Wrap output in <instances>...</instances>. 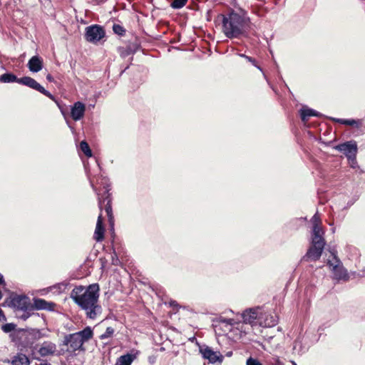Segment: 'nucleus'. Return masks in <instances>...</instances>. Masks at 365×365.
I'll list each match as a JSON object with an SVG mask.
<instances>
[{
	"instance_id": "19",
	"label": "nucleus",
	"mask_w": 365,
	"mask_h": 365,
	"mask_svg": "<svg viewBox=\"0 0 365 365\" xmlns=\"http://www.w3.org/2000/svg\"><path fill=\"white\" fill-rule=\"evenodd\" d=\"M300 111L302 120L304 123L308 120L309 117L319 115L318 112L311 108H302Z\"/></svg>"
},
{
	"instance_id": "43",
	"label": "nucleus",
	"mask_w": 365,
	"mask_h": 365,
	"mask_svg": "<svg viewBox=\"0 0 365 365\" xmlns=\"http://www.w3.org/2000/svg\"><path fill=\"white\" fill-rule=\"evenodd\" d=\"M231 355H232V352H231V351H230V352H228V353L227 354V356H230Z\"/></svg>"
},
{
	"instance_id": "12",
	"label": "nucleus",
	"mask_w": 365,
	"mask_h": 365,
	"mask_svg": "<svg viewBox=\"0 0 365 365\" xmlns=\"http://www.w3.org/2000/svg\"><path fill=\"white\" fill-rule=\"evenodd\" d=\"M85 111V105L80 101H77L71 108V117L75 121L79 120L83 117Z\"/></svg>"
},
{
	"instance_id": "35",
	"label": "nucleus",
	"mask_w": 365,
	"mask_h": 365,
	"mask_svg": "<svg viewBox=\"0 0 365 365\" xmlns=\"http://www.w3.org/2000/svg\"><path fill=\"white\" fill-rule=\"evenodd\" d=\"M270 363L272 365H284L282 361L277 356H273L270 359Z\"/></svg>"
},
{
	"instance_id": "28",
	"label": "nucleus",
	"mask_w": 365,
	"mask_h": 365,
	"mask_svg": "<svg viewBox=\"0 0 365 365\" xmlns=\"http://www.w3.org/2000/svg\"><path fill=\"white\" fill-rule=\"evenodd\" d=\"M187 2V0H173L171 3V6L173 9H179L182 8Z\"/></svg>"
},
{
	"instance_id": "27",
	"label": "nucleus",
	"mask_w": 365,
	"mask_h": 365,
	"mask_svg": "<svg viewBox=\"0 0 365 365\" xmlns=\"http://www.w3.org/2000/svg\"><path fill=\"white\" fill-rule=\"evenodd\" d=\"M119 53L122 58H125L128 56L132 54L133 51L130 48V46L128 47H120L118 48Z\"/></svg>"
},
{
	"instance_id": "25",
	"label": "nucleus",
	"mask_w": 365,
	"mask_h": 365,
	"mask_svg": "<svg viewBox=\"0 0 365 365\" xmlns=\"http://www.w3.org/2000/svg\"><path fill=\"white\" fill-rule=\"evenodd\" d=\"M33 356L34 358L40 360V356H46V347L41 346L38 349H37V348L35 347L34 349L33 350Z\"/></svg>"
},
{
	"instance_id": "11",
	"label": "nucleus",
	"mask_w": 365,
	"mask_h": 365,
	"mask_svg": "<svg viewBox=\"0 0 365 365\" xmlns=\"http://www.w3.org/2000/svg\"><path fill=\"white\" fill-rule=\"evenodd\" d=\"M19 83L28 86L32 89L39 91L43 95H46V88L39 84L35 79L29 76L19 78Z\"/></svg>"
},
{
	"instance_id": "26",
	"label": "nucleus",
	"mask_w": 365,
	"mask_h": 365,
	"mask_svg": "<svg viewBox=\"0 0 365 365\" xmlns=\"http://www.w3.org/2000/svg\"><path fill=\"white\" fill-rule=\"evenodd\" d=\"M108 195L106 197V199L103 200V202L106 200H108L107 203L105 205V211L109 218V221L110 222L113 219L112 207H111L110 200L108 199Z\"/></svg>"
},
{
	"instance_id": "6",
	"label": "nucleus",
	"mask_w": 365,
	"mask_h": 365,
	"mask_svg": "<svg viewBox=\"0 0 365 365\" xmlns=\"http://www.w3.org/2000/svg\"><path fill=\"white\" fill-rule=\"evenodd\" d=\"M331 257V259H328L327 265L332 271L334 277L336 279H347L346 270L344 268L340 259L332 252Z\"/></svg>"
},
{
	"instance_id": "30",
	"label": "nucleus",
	"mask_w": 365,
	"mask_h": 365,
	"mask_svg": "<svg viewBox=\"0 0 365 365\" xmlns=\"http://www.w3.org/2000/svg\"><path fill=\"white\" fill-rule=\"evenodd\" d=\"M113 30L115 34L119 36H123L125 32L124 28L119 24H114L113 26Z\"/></svg>"
},
{
	"instance_id": "40",
	"label": "nucleus",
	"mask_w": 365,
	"mask_h": 365,
	"mask_svg": "<svg viewBox=\"0 0 365 365\" xmlns=\"http://www.w3.org/2000/svg\"><path fill=\"white\" fill-rule=\"evenodd\" d=\"M359 276L365 277V269L360 271V272L359 273Z\"/></svg>"
},
{
	"instance_id": "17",
	"label": "nucleus",
	"mask_w": 365,
	"mask_h": 365,
	"mask_svg": "<svg viewBox=\"0 0 365 365\" xmlns=\"http://www.w3.org/2000/svg\"><path fill=\"white\" fill-rule=\"evenodd\" d=\"M68 284L66 282H61L55 285L47 287V293L52 292L53 294H61L64 292L67 289Z\"/></svg>"
},
{
	"instance_id": "29",
	"label": "nucleus",
	"mask_w": 365,
	"mask_h": 365,
	"mask_svg": "<svg viewBox=\"0 0 365 365\" xmlns=\"http://www.w3.org/2000/svg\"><path fill=\"white\" fill-rule=\"evenodd\" d=\"M114 334V329L109 327H107L105 333L101 335L100 338L101 339H105L111 337Z\"/></svg>"
},
{
	"instance_id": "31",
	"label": "nucleus",
	"mask_w": 365,
	"mask_h": 365,
	"mask_svg": "<svg viewBox=\"0 0 365 365\" xmlns=\"http://www.w3.org/2000/svg\"><path fill=\"white\" fill-rule=\"evenodd\" d=\"M15 327H16V325L14 324L7 323V324L2 325L1 329L5 333H9V332H11L13 330H14Z\"/></svg>"
},
{
	"instance_id": "20",
	"label": "nucleus",
	"mask_w": 365,
	"mask_h": 365,
	"mask_svg": "<svg viewBox=\"0 0 365 365\" xmlns=\"http://www.w3.org/2000/svg\"><path fill=\"white\" fill-rule=\"evenodd\" d=\"M333 120L341 124L355 126L356 128H359L361 125V121L360 120L333 118Z\"/></svg>"
},
{
	"instance_id": "8",
	"label": "nucleus",
	"mask_w": 365,
	"mask_h": 365,
	"mask_svg": "<svg viewBox=\"0 0 365 365\" xmlns=\"http://www.w3.org/2000/svg\"><path fill=\"white\" fill-rule=\"evenodd\" d=\"M334 149L344 153L352 163H356V156L358 150L356 141L350 140L339 144L334 147Z\"/></svg>"
},
{
	"instance_id": "32",
	"label": "nucleus",
	"mask_w": 365,
	"mask_h": 365,
	"mask_svg": "<svg viewBox=\"0 0 365 365\" xmlns=\"http://www.w3.org/2000/svg\"><path fill=\"white\" fill-rule=\"evenodd\" d=\"M239 56L240 57H242L244 58H245L247 61L250 62L251 63H252L255 66H256L258 69H259L260 71H262L261 68L259 66H258L256 63V61L255 58L250 57V56H248L244 53H239L238 54Z\"/></svg>"
},
{
	"instance_id": "1",
	"label": "nucleus",
	"mask_w": 365,
	"mask_h": 365,
	"mask_svg": "<svg viewBox=\"0 0 365 365\" xmlns=\"http://www.w3.org/2000/svg\"><path fill=\"white\" fill-rule=\"evenodd\" d=\"M99 286L93 284L88 287L76 286L71 292V298L85 312L87 318L96 319L102 313L98 304Z\"/></svg>"
},
{
	"instance_id": "24",
	"label": "nucleus",
	"mask_w": 365,
	"mask_h": 365,
	"mask_svg": "<svg viewBox=\"0 0 365 365\" xmlns=\"http://www.w3.org/2000/svg\"><path fill=\"white\" fill-rule=\"evenodd\" d=\"M80 148L81 151L87 156V157H91L92 156V151L88 145V144L86 141H81L80 143Z\"/></svg>"
},
{
	"instance_id": "46",
	"label": "nucleus",
	"mask_w": 365,
	"mask_h": 365,
	"mask_svg": "<svg viewBox=\"0 0 365 365\" xmlns=\"http://www.w3.org/2000/svg\"><path fill=\"white\" fill-rule=\"evenodd\" d=\"M47 365H51V364H47Z\"/></svg>"
},
{
	"instance_id": "36",
	"label": "nucleus",
	"mask_w": 365,
	"mask_h": 365,
	"mask_svg": "<svg viewBox=\"0 0 365 365\" xmlns=\"http://www.w3.org/2000/svg\"><path fill=\"white\" fill-rule=\"evenodd\" d=\"M224 322H225L230 325H232L233 322H234V319H225Z\"/></svg>"
},
{
	"instance_id": "42",
	"label": "nucleus",
	"mask_w": 365,
	"mask_h": 365,
	"mask_svg": "<svg viewBox=\"0 0 365 365\" xmlns=\"http://www.w3.org/2000/svg\"><path fill=\"white\" fill-rule=\"evenodd\" d=\"M46 78L48 81H51V77L50 75H47Z\"/></svg>"
},
{
	"instance_id": "3",
	"label": "nucleus",
	"mask_w": 365,
	"mask_h": 365,
	"mask_svg": "<svg viewBox=\"0 0 365 365\" xmlns=\"http://www.w3.org/2000/svg\"><path fill=\"white\" fill-rule=\"evenodd\" d=\"M311 222L312 223V245L308 250L304 258H307L312 261H316L320 258L324 248V232L322 228L321 220L317 213L312 217Z\"/></svg>"
},
{
	"instance_id": "4",
	"label": "nucleus",
	"mask_w": 365,
	"mask_h": 365,
	"mask_svg": "<svg viewBox=\"0 0 365 365\" xmlns=\"http://www.w3.org/2000/svg\"><path fill=\"white\" fill-rule=\"evenodd\" d=\"M9 306L13 307L16 312H22L18 317L24 320L27 319L33 312L32 303L29 297L26 295L14 294L10 297Z\"/></svg>"
},
{
	"instance_id": "41",
	"label": "nucleus",
	"mask_w": 365,
	"mask_h": 365,
	"mask_svg": "<svg viewBox=\"0 0 365 365\" xmlns=\"http://www.w3.org/2000/svg\"><path fill=\"white\" fill-rule=\"evenodd\" d=\"M91 187H93V190H94L95 192H96V187H95L94 185L93 184L92 181H91Z\"/></svg>"
},
{
	"instance_id": "38",
	"label": "nucleus",
	"mask_w": 365,
	"mask_h": 365,
	"mask_svg": "<svg viewBox=\"0 0 365 365\" xmlns=\"http://www.w3.org/2000/svg\"><path fill=\"white\" fill-rule=\"evenodd\" d=\"M102 203H103V201H102L101 198L98 197V206L101 210L102 209Z\"/></svg>"
},
{
	"instance_id": "13",
	"label": "nucleus",
	"mask_w": 365,
	"mask_h": 365,
	"mask_svg": "<svg viewBox=\"0 0 365 365\" xmlns=\"http://www.w3.org/2000/svg\"><path fill=\"white\" fill-rule=\"evenodd\" d=\"M277 323V317L276 315L268 314L262 310L259 326L265 327H272L275 326Z\"/></svg>"
},
{
	"instance_id": "14",
	"label": "nucleus",
	"mask_w": 365,
	"mask_h": 365,
	"mask_svg": "<svg viewBox=\"0 0 365 365\" xmlns=\"http://www.w3.org/2000/svg\"><path fill=\"white\" fill-rule=\"evenodd\" d=\"M27 66L30 71L37 73L43 68V60L38 56H34L30 58Z\"/></svg>"
},
{
	"instance_id": "15",
	"label": "nucleus",
	"mask_w": 365,
	"mask_h": 365,
	"mask_svg": "<svg viewBox=\"0 0 365 365\" xmlns=\"http://www.w3.org/2000/svg\"><path fill=\"white\" fill-rule=\"evenodd\" d=\"M105 229L103 225L101 214L98 216L93 237L97 242H101L104 238Z\"/></svg>"
},
{
	"instance_id": "10",
	"label": "nucleus",
	"mask_w": 365,
	"mask_h": 365,
	"mask_svg": "<svg viewBox=\"0 0 365 365\" xmlns=\"http://www.w3.org/2000/svg\"><path fill=\"white\" fill-rule=\"evenodd\" d=\"M200 352L202 354L203 358L208 359L210 363H215L217 361L221 362L223 356L219 351H214L210 347L203 346L200 348Z\"/></svg>"
},
{
	"instance_id": "45",
	"label": "nucleus",
	"mask_w": 365,
	"mask_h": 365,
	"mask_svg": "<svg viewBox=\"0 0 365 365\" xmlns=\"http://www.w3.org/2000/svg\"><path fill=\"white\" fill-rule=\"evenodd\" d=\"M293 365H297V364L294 361H292Z\"/></svg>"
},
{
	"instance_id": "37",
	"label": "nucleus",
	"mask_w": 365,
	"mask_h": 365,
	"mask_svg": "<svg viewBox=\"0 0 365 365\" xmlns=\"http://www.w3.org/2000/svg\"><path fill=\"white\" fill-rule=\"evenodd\" d=\"M4 284V279L3 275L0 273V284Z\"/></svg>"
},
{
	"instance_id": "33",
	"label": "nucleus",
	"mask_w": 365,
	"mask_h": 365,
	"mask_svg": "<svg viewBox=\"0 0 365 365\" xmlns=\"http://www.w3.org/2000/svg\"><path fill=\"white\" fill-rule=\"evenodd\" d=\"M56 344H54L53 343H47V349H46L47 355L53 354L56 351Z\"/></svg>"
},
{
	"instance_id": "2",
	"label": "nucleus",
	"mask_w": 365,
	"mask_h": 365,
	"mask_svg": "<svg viewBox=\"0 0 365 365\" xmlns=\"http://www.w3.org/2000/svg\"><path fill=\"white\" fill-rule=\"evenodd\" d=\"M222 31L229 38H239L250 28V19L235 11L222 15Z\"/></svg>"
},
{
	"instance_id": "34",
	"label": "nucleus",
	"mask_w": 365,
	"mask_h": 365,
	"mask_svg": "<svg viewBox=\"0 0 365 365\" xmlns=\"http://www.w3.org/2000/svg\"><path fill=\"white\" fill-rule=\"evenodd\" d=\"M247 365H262V364L257 359L252 357H250L247 360Z\"/></svg>"
},
{
	"instance_id": "5",
	"label": "nucleus",
	"mask_w": 365,
	"mask_h": 365,
	"mask_svg": "<svg viewBox=\"0 0 365 365\" xmlns=\"http://www.w3.org/2000/svg\"><path fill=\"white\" fill-rule=\"evenodd\" d=\"M93 336L92 329L90 327H86L82 331L66 336L65 342L73 351H76L80 349L83 343L91 339Z\"/></svg>"
},
{
	"instance_id": "23",
	"label": "nucleus",
	"mask_w": 365,
	"mask_h": 365,
	"mask_svg": "<svg viewBox=\"0 0 365 365\" xmlns=\"http://www.w3.org/2000/svg\"><path fill=\"white\" fill-rule=\"evenodd\" d=\"M34 304H32L33 312L34 310H41L46 309V301L44 299L34 298Z\"/></svg>"
},
{
	"instance_id": "7",
	"label": "nucleus",
	"mask_w": 365,
	"mask_h": 365,
	"mask_svg": "<svg viewBox=\"0 0 365 365\" xmlns=\"http://www.w3.org/2000/svg\"><path fill=\"white\" fill-rule=\"evenodd\" d=\"M106 36V31L103 26L97 24L91 25L86 28L85 38L87 41L96 43Z\"/></svg>"
},
{
	"instance_id": "16",
	"label": "nucleus",
	"mask_w": 365,
	"mask_h": 365,
	"mask_svg": "<svg viewBox=\"0 0 365 365\" xmlns=\"http://www.w3.org/2000/svg\"><path fill=\"white\" fill-rule=\"evenodd\" d=\"M9 362H10L11 365H29L30 364L27 356L22 353L16 354Z\"/></svg>"
},
{
	"instance_id": "39",
	"label": "nucleus",
	"mask_w": 365,
	"mask_h": 365,
	"mask_svg": "<svg viewBox=\"0 0 365 365\" xmlns=\"http://www.w3.org/2000/svg\"><path fill=\"white\" fill-rule=\"evenodd\" d=\"M46 95H47V97H48V98H50L51 99H52V100H53V101H56V100L54 99V97L53 96V95H51V94L50 93H48V91H47V93H46Z\"/></svg>"
},
{
	"instance_id": "22",
	"label": "nucleus",
	"mask_w": 365,
	"mask_h": 365,
	"mask_svg": "<svg viewBox=\"0 0 365 365\" xmlns=\"http://www.w3.org/2000/svg\"><path fill=\"white\" fill-rule=\"evenodd\" d=\"M135 359V356L132 354H125L121 356L117 361V365H130Z\"/></svg>"
},
{
	"instance_id": "44",
	"label": "nucleus",
	"mask_w": 365,
	"mask_h": 365,
	"mask_svg": "<svg viewBox=\"0 0 365 365\" xmlns=\"http://www.w3.org/2000/svg\"><path fill=\"white\" fill-rule=\"evenodd\" d=\"M39 365H46V363L41 362Z\"/></svg>"
},
{
	"instance_id": "18",
	"label": "nucleus",
	"mask_w": 365,
	"mask_h": 365,
	"mask_svg": "<svg viewBox=\"0 0 365 365\" xmlns=\"http://www.w3.org/2000/svg\"><path fill=\"white\" fill-rule=\"evenodd\" d=\"M46 309L47 312L48 311L53 312V314H56L59 319H61L63 318V314L61 312L62 309L61 306L56 304V303L52 302H47Z\"/></svg>"
},
{
	"instance_id": "21",
	"label": "nucleus",
	"mask_w": 365,
	"mask_h": 365,
	"mask_svg": "<svg viewBox=\"0 0 365 365\" xmlns=\"http://www.w3.org/2000/svg\"><path fill=\"white\" fill-rule=\"evenodd\" d=\"M19 78L13 73H6L0 76V82L1 83H13L16 82L19 83Z\"/></svg>"
},
{
	"instance_id": "9",
	"label": "nucleus",
	"mask_w": 365,
	"mask_h": 365,
	"mask_svg": "<svg viewBox=\"0 0 365 365\" xmlns=\"http://www.w3.org/2000/svg\"><path fill=\"white\" fill-rule=\"evenodd\" d=\"M262 312L260 307L250 308L245 310L242 314L244 323L249 324L252 327L259 326Z\"/></svg>"
}]
</instances>
